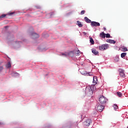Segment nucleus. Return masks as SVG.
I'll use <instances>...</instances> for the list:
<instances>
[{
    "label": "nucleus",
    "mask_w": 128,
    "mask_h": 128,
    "mask_svg": "<svg viewBox=\"0 0 128 128\" xmlns=\"http://www.w3.org/2000/svg\"><path fill=\"white\" fill-rule=\"evenodd\" d=\"M15 74H16V75H18V73H15Z\"/></svg>",
    "instance_id": "33"
},
{
    "label": "nucleus",
    "mask_w": 128,
    "mask_h": 128,
    "mask_svg": "<svg viewBox=\"0 0 128 128\" xmlns=\"http://www.w3.org/2000/svg\"><path fill=\"white\" fill-rule=\"evenodd\" d=\"M92 74L91 72L90 73H86V76H92Z\"/></svg>",
    "instance_id": "24"
},
{
    "label": "nucleus",
    "mask_w": 128,
    "mask_h": 128,
    "mask_svg": "<svg viewBox=\"0 0 128 128\" xmlns=\"http://www.w3.org/2000/svg\"><path fill=\"white\" fill-rule=\"evenodd\" d=\"M100 36L102 38H106V34H104V32H102L100 34Z\"/></svg>",
    "instance_id": "14"
},
{
    "label": "nucleus",
    "mask_w": 128,
    "mask_h": 128,
    "mask_svg": "<svg viewBox=\"0 0 128 128\" xmlns=\"http://www.w3.org/2000/svg\"><path fill=\"white\" fill-rule=\"evenodd\" d=\"M79 52L80 53V50H78V52H76V54H77V56H78L79 55Z\"/></svg>",
    "instance_id": "27"
},
{
    "label": "nucleus",
    "mask_w": 128,
    "mask_h": 128,
    "mask_svg": "<svg viewBox=\"0 0 128 128\" xmlns=\"http://www.w3.org/2000/svg\"><path fill=\"white\" fill-rule=\"evenodd\" d=\"M84 20H85V22H86L87 23H90L92 24V20L88 18V17H85L84 18Z\"/></svg>",
    "instance_id": "13"
},
{
    "label": "nucleus",
    "mask_w": 128,
    "mask_h": 128,
    "mask_svg": "<svg viewBox=\"0 0 128 128\" xmlns=\"http://www.w3.org/2000/svg\"><path fill=\"white\" fill-rule=\"evenodd\" d=\"M5 28H8V26H6Z\"/></svg>",
    "instance_id": "35"
},
{
    "label": "nucleus",
    "mask_w": 128,
    "mask_h": 128,
    "mask_svg": "<svg viewBox=\"0 0 128 128\" xmlns=\"http://www.w3.org/2000/svg\"><path fill=\"white\" fill-rule=\"evenodd\" d=\"M118 72H119L120 76H121L122 78H125L126 76L124 74V71L122 69V68L118 69Z\"/></svg>",
    "instance_id": "5"
},
{
    "label": "nucleus",
    "mask_w": 128,
    "mask_h": 128,
    "mask_svg": "<svg viewBox=\"0 0 128 128\" xmlns=\"http://www.w3.org/2000/svg\"><path fill=\"white\" fill-rule=\"evenodd\" d=\"M76 25L78 26L79 28H82L83 24H81V22L80 21H76Z\"/></svg>",
    "instance_id": "12"
},
{
    "label": "nucleus",
    "mask_w": 128,
    "mask_h": 128,
    "mask_svg": "<svg viewBox=\"0 0 128 128\" xmlns=\"http://www.w3.org/2000/svg\"><path fill=\"white\" fill-rule=\"evenodd\" d=\"M90 26H92V27L100 26V24L99 22H91Z\"/></svg>",
    "instance_id": "7"
},
{
    "label": "nucleus",
    "mask_w": 128,
    "mask_h": 128,
    "mask_svg": "<svg viewBox=\"0 0 128 128\" xmlns=\"http://www.w3.org/2000/svg\"><path fill=\"white\" fill-rule=\"evenodd\" d=\"M3 70V67L2 66H0V72H1Z\"/></svg>",
    "instance_id": "26"
},
{
    "label": "nucleus",
    "mask_w": 128,
    "mask_h": 128,
    "mask_svg": "<svg viewBox=\"0 0 128 128\" xmlns=\"http://www.w3.org/2000/svg\"><path fill=\"white\" fill-rule=\"evenodd\" d=\"M11 67H12V64H10V62H8V63L6 64V68H10Z\"/></svg>",
    "instance_id": "17"
},
{
    "label": "nucleus",
    "mask_w": 128,
    "mask_h": 128,
    "mask_svg": "<svg viewBox=\"0 0 128 128\" xmlns=\"http://www.w3.org/2000/svg\"><path fill=\"white\" fill-rule=\"evenodd\" d=\"M104 109V106L100 104L98 105L96 108L97 111L99 112H102Z\"/></svg>",
    "instance_id": "4"
},
{
    "label": "nucleus",
    "mask_w": 128,
    "mask_h": 128,
    "mask_svg": "<svg viewBox=\"0 0 128 128\" xmlns=\"http://www.w3.org/2000/svg\"><path fill=\"white\" fill-rule=\"evenodd\" d=\"M113 108H114V110H117L118 109V105H116V104L113 105Z\"/></svg>",
    "instance_id": "18"
},
{
    "label": "nucleus",
    "mask_w": 128,
    "mask_h": 128,
    "mask_svg": "<svg viewBox=\"0 0 128 128\" xmlns=\"http://www.w3.org/2000/svg\"><path fill=\"white\" fill-rule=\"evenodd\" d=\"M104 30H106V28H104Z\"/></svg>",
    "instance_id": "32"
},
{
    "label": "nucleus",
    "mask_w": 128,
    "mask_h": 128,
    "mask_svg": "<svg viewBox=\"0 0 128 128\" xmlns=\"http://www.w3.org/2000/svg\"><path fill=\"white\" fill-rule=\"evenodd\" d=\"M126 53H124V52L122 53V54H121V57H122V58H124V57L126 56Z\"/></svg>",
    "instance_id": "21"
},
{
    "label": "nucleus",
    "mask_w": 128,
    "mask_h": 128,
    "mask_svg": "<svg viewBox=\"0 0 128 128\" xmlns=\"http://www.w3.org/2000/svg\"><path fill=\"white\" fill-rule=\"evenodd\" d=\"M118 60H119V59H118V58L117 62H118Z\"/></svg>",
    "instance_id": "34"
},
{
    "label": "nucleus",
    "mask_w": 128,
    "mask_h": 128,
    "mask_svg": "<svg viewBox=\"0 0 128 128\" xmlns=\"http://www.w3.org/2000/svg\"><path fill=\"white\" fill-rule=\"evenodd\" d=\"M6 14H2L1 16H0V19L6 16Z\"/></svg>",
    "instance_id": "23"
},
{
    "label": "nucleus",
    "mask_w": 128,
    "mask_h": 128,
    "mask_svg": "<svg viewBox=\"0 0 128 128\" xmlns=\"http://www.w3.org/2000/svg\"><path fill=\"white\" fill-rule=\"evenodd\" d=\"M117 95L119 98H121L122 96V94L120 92H118Z\"/></svg>",
    "instance_id": "20"
},
{
    "label": "nucleus",
    "mask_w": 128,
    "mask_h": 128,
    "mask_svg": "<svg viewBox=\"0 0 128 128\" xmlns=\"http://www.w3.org/2000/svg\"><path fill=\"white\" fill-rule=\"evenodd\" d=\"M90 42L91 44H94V41L93 40V38H90Z\"/></svg>",
    "instance_id": "19"
},
{
    "label": "nucleus",
    "mask_w": 128,
    "mask_h": 128,
    "mask_svg": "<svg viewBox=\"0 0 128 128\" xmlns=\"http://www.w3.org/2000/svg\"><path fill=\"white\" fill-rule=\"evenodd\" d=\"M32 38L34 39L38 38L40 37L39 35L36 32H32L31 34Z\"/></svg>",
    "instance_id": "9"
},
{
    "label": "nucleus",
    "mask_w": 128,
    "mask_h": 128,
    "mask_svg": "<svg viewBox=\"0 0 128 128\" xmlns=\"http://www.w3.org/2000/svg\"><path fill=\"white\" fill-rule=\"evenodd\" d=\"M92 123V120L90 119H88L85 122H83L84 125L86 126H90V124Z\"/></svg>",
    "instance_id": "6"
},
{
    "label": "nucleus",
    "mask_w": 128,
    "mask_h": 128,
    "mask_svg": "<svg viewBox=\"0 0 128 128\" xmlns=\"http://www.w3.org/2000/svg\"><path fill=\"white\" fill-rule=\"evenodd\" d=\"M122 51L123 52H126L128 50L127 48L124 46H122Z\"/></svg>",
    "instance_id": "16"
},
{
    "label": "nucleus",
    "mask_w": 128,
    "mask_h": 128,
    "mask_svg": "<svg viewBox=\"0 0 128 128\" xmlns=\"http://www.w3.org/2000/svg\"><path fill=\"white\" fill-rule=\"evenodd\" d=\"M107 100V98L104 96H101L99 98V102L102 104H106Z\"/></svg>",
    "instance_id": "2"
},
{
    "label": "nucleus",
    "mask_w": 128,
    "mask_h": 128,
    "mask_svg": "<svg viewBox=\"0 0 128 128\" xmlns=\"http://www.w3.org/2000/svg\"><path fill=\"white\" fill-rule=\"evenodd\" d=\"M85 13V11L84 10H82L80 12V14H84Z\"/></svg>",
    "instance_id": "25"
},
{
    "label": "nucleus",
    "mask_w": 128,
    "mask_h": 128,
    "mask_svg": "<svg viewBox=\"0 0 128 128\" xmlns=\"http://www.w3.org/2000/svg\"><path fill=\"white\" fill-rule=\"evenodd\" d=\"M92 53L94 54L95 55H97L98 54V52L97 50L92 49Z\"/></svg>",
    "instance_id": "15"
},
{
    "label": "nucleus",
    "mask_w": 128,
    "mask_h": 128,
    "mask_svg": "<svg viewBox=\"0 0 128 128\" xmlns=\"http://www.w3.org/2000/svg\"><path fill=\"white\" fill-rule=\"evenodd\" d=\"M127 128H128V126H127Z\"/></svg>",
    "instance_id": "36"
},
{
    "label": "nucleus",
    "mask_w": 128,
    "mask_h": 128,
    "mask_svg": "<svg viewBox=\"0 0 128 128\" xmlns=\"http://www.w3.org/2000/svg\"><path fill=\"white\" fill-rule=\"evenodd\" d=\"M92 84L94 86H96L98 84V78L96 76H94Z\"/></svg>",
    "instance_id": "10"
},
{
    "label": "nucleus",
    "mask_w": 128,
    "mask_h": 128,
    "mask_svg": "<svg viewBox=\"0 0 128 128\" xmlns=\"http://www.w3.org/2000/svg\"><path fill=\"white\" fill-rule=\"evenodd\" d=\"M83 34H84V35H86V32H83Z\"/></svg>",
    "instance_id": "30"
},
{
    "label": "nucleus",
    "mask_w": 128,
    "mask_h": 128,
    "mask_svg": "<svg viewBox=\"0 0 128 128\" xmlns=\"http://www.w3.org/2000/svg\"><path fill=\"white\" fill-rule=\"evenodd\" d=\"M62 56H69L72 57L74 56V52H66V54H62Z\"/></svg>",
    "instance_id": "8"
},
{
    "label": "nucleus",
    "mask_w": 128,
    "mask_h": 128,
    "mask_svg": "<svg viewBox=\"0 0 128 128\" xmlns=\"http://www.w3.org/2000/svg\"><path fill=\"white\" fill-rule=\"evenodd\" d=\"M106 42H108L110 43V44H115L116 42L114 40H112L110 39L109 40H106Z\"/></svg>",
    "instance_id": "11"
},
{
    "label": "nucleus",
    "mask_w": 128,
    "mask_h": 128,
    "mask_svg": "<svg viewBox=\"0 0 128 128\" xmlns=\"http://www.w3.org/2000/svg\"><path fill=\"white\" fill-rule=\"evenodd\" d=\"M14 14V12H10V15H12V14Z\"/></svg>",
    "instance_id": "28"
},
{
    "label": "nucleus",
    "mask_w": 128,
    "mask_h": 128,
    "mask_svg": "<svg viewBox=\"0 0 128 128\" xmlns=\"http://www.w3.org/2000/svg\"><path fill=\"white\" fill-rule=\"evenodd\" d=\"M105 36H106L105 37L106 38H110V34H105Z\"/></svg>",
    "instance_id": "22"
},
{
    "label": "nucleus",
    "mask_w": 128,
    "mask_h": 128,
    "mask_svg": "<svg viewBox=\"0 0 128 128\" xmlns=\"http://www.w3.org/2000/svg\"><path fill=\"white\" fill-rule=\"evenodd\" d=\"M85 94H87L88 96H90L93 94L92 89L91 87H86L85 89Z\"/></svg>",
    "instance_id": "1"
},
{
    "label": "nucleus",
    "mask_w": 128,
    "mask_h": 128,
    "mask_svg": "<svg viewBox=\"0 0 128 128\" xmlns=\"http://www.w3.org/2000/svg\"><path fill=\"white\" fill-rule=\"evenodd\" d=\"M8 38L11 39L12 38V36L8 37Z\"/></svg>",
    "instance_id": "31"
},
{
    "label": "nucleus",
    "mask_w": 128,
    "mask_h": 128,
    "mask_svg": "<svg viewBox=\"0 0 128 128\" xmlns=\"http://www.w3.org/2000/svg\"><path fill=\"white\" fill-rule=\"evenodd\" d=\"M4 124V123L2 122H0V125H3Z\"/></svg>",
    "instance_id": "29"
},
{
    "label": "nucleus",
    "mask_w": 128,
    "mask_h": 128,
    "mask_svg": "<svg viewBox=\"0 0 128 128\" xmlns=\"http://www.w3.org/2000/svg\"><path fill=\"white\" fill-rule=\"evenodd\" d=\"M108 44H103L99 46V50H104L108 49Z\"/></svg>",
    "instance_id": "3"
}]
</instances>
